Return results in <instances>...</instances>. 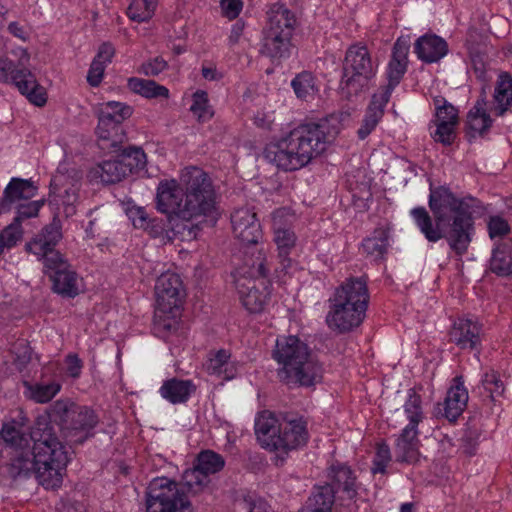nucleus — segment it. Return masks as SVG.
Returning a JSON list of instances; mask_svg holds the SVG:
<instances>
[{
	"instance_id": "obj_43",
	"label": "nucleus",
	"mask_w": 512,
	"mask_h": 512,
	"mask_svg": "<svg viewBox=\"0 0 512 512\" xmlns=\"http://www.w3.org/2000/svg\"><path fill=\"white\" fill-rule=\"evenodd\" d=\"M292 88L296 96L302 100L314 98L318 93L314 75L309 71H303L292 80Z\"/></svg>"
},
{
	"instance_id": "obj_51",
	"label": "nucleus",
	"mask_w": 512,
	"mask_h": 512,
	"mask_svg": "<svg viewBox=\"0 0 512 512\" xmlns=\"http://www.w3.org/2000/svg\"><path fill=\"white\" fill-rule=\"evenodd\" d=\"M482 384L492 401H496L505 391V385L496 371L485 373Z\"/></svg>"
},
{
	"instance_id": "obj_38",
	"label": "nucleus",
	"mask_w": 512,
	"mask_h": 512,
	"mask_svg": "<svg viewBox=\"0 0 512 512\" xmlns=\"http://www.w3.org/2000/svg\"><path fill=\"white\" fill-rule=\"evenodd\" d=\"M496 105L492 109L496 116H502L512 104V77L505 72L500 74L495 89Z\"/></svg>"
},
{
	"instance_id": "obj_40",
	"label": "nucleus",
	"mask_w": 512,
	"mask_h": 512,
	"mask_svg": "<svg viewBox=\"0 0 512 512\" xmlns=\"http://www.w3.org/2000/svg\"><path fill=\"white\" fill-rule=\"evenodd\" d=\"M388 238L389 233L387 229L383 227L376 228L372 236L364 239L362 243L364 253L375 258H382L387 251Z\"/></svg>"
},
{
	"instance_id": "obj_11",
	"label": "nucleus",
	"mask_w": 512,
	"mask_h": 512,
	"mask_svg": "<svg viewBox=\"0 0 512 512\" xmlns=\"http://www.w3.org/2000/svg\"><path fill=\"white\" fill-rule=\"evenodd\" d=\"M308 440L307 422L302 417H288L286 416L280 422V430L275 440L276 452L275 464L282 465L287 455L291 450L305 445Z\"/></svg>"
},
{
	"instance_id": "obj_48",
	"label": "nucleus",
	"mask_w": 512,
	"mask_h": 512,
	"mask_svg": "<svg viewBox=\"0 0 512 512\" xmlns=\"http://www.w3.org/2000/svg\"><path fill=\"white\" fill-rule=\"evenodd\" d=\"M193 103L190 107L191 112L197 116L199 122H206L210 120L214 111L209 105L208 94L206 91L197 90L193 96Z\"/></svg>"
},
{
	"instance_id": "obj_63",
	"label": "nucleus",
	"mask_w": 512,
	"mask_h": 512,
	"mask_svg": "<svg viewBox=\"0 0 512 512\" xmlns=\"http://www.w3.org/2000/svg\"><path fill=\"white\" fill-rule=\"evenodd\" d=\"M105 68L106 66L103 63L92 61L87 75V81L91 86L97 87L101 83Z\"/></svg>"
},
{
	"instance_id": "obj_18",
	"label": "nucleus",
	"mask_w": 512,
	"mask_h": 512,
	"mask_svg": "<svg viewBox=\"0 0 512 512\" xmlns=\"http://www.w3.org/2000/svg\"><path fill=\"white\" fill-rule=\"evenodd\" d=\"M233 233L246 245H257L262 238V230L256 213L247 207L236 209L231 214Z\"/></svg>"
},
{
	"instance_id": "obj_4",
	"label": "nucleus",
	"mask_w": 512,
	"mask_h": 512,
	"mask_svg": "<svg viewBox=\"0 0 512 512\" xmlns=\"http://www.w3.org/2000/svg\"><path fill=\"white\" fill-rule=\"evenodd\" d=\"M336 134L327 120L303 123L277 143L268 144L263 152L266 160L284 171H295L325 151Z\"/></svg>"
},
{
	"instance_id": "obj_13",
	"label": "nucleus",
	"mask_w": 512,
	"mask_h": 512,
	"mask_svg": "<svg viewBox=\"0 0 512 512\" xmlns=\"http://www.w3.org/2000/svg\"><path fill=\"white\" fill-rule=\"evenodd\" d=\"M269 272L270 266L266 252L262 248H257L256 245H247L242 263L232 272V278L233 280L241 278L247 282H251L252 279L259 281L269 279Z\"/></svg>"
},
{
	"instance_id": "obj_36",
	"label": "nucleus",
	"mask_w": 512,
	"mask_h": 512,
	"mask_svg": "<svg viewBox=\"0 0 512 512\" xmlns=\"http://www.w3.org/2000/svg\"><path fill=\"white\" fill-rule=\"evenodd\" d=\"M181 311L175 312L165 308H155L154 312V331L159 337L165 338L176 332L179 326Z\"/></svg>"
},
{
	"instance_id": "obj_46",
	"label": "nucleus",
	"mask_w": 512,
	"mask_h": 512,
	"mask_svg": "<svg viewBox=\"0 0 512 512\" xmlns=\"http://www.w3.org/2000/svg\"><path fill=\"white\" fill-rule=\"evenodd\" d=\"M24 386L29 392V398L37 403L49 402L61 389V385L54 381L47 384H31L25 381Z\"/></svg>"
},
{
	"instance_id": "obj_3",
	"label": "nucleus",
	"mask_w": 512,
	"mask_h": 512,
	"mask_svg": "<svg viewBox=\"0 0 512 512\" xmlns=\"http://www.w3.org/2000/svg\"><path fill=\"white\" fill-rule=\"evenodd\" d=\"M225 459L213 450L201 451L192 469L183 474V482L178 484L166 477L153 479L147 488V512H191L188 495L199 494L210 482L209 475L220 472Z\"/></svg>"
},
{
	"instance_id": "obj_52",
	"label": "nucleus",
	"mask_w": 512,
	"mask_h": 512,
	"mask_svg": "<svg viewBox=\"0 0 512 512\" xmlns=\"http://www.w3.org/2000/svg\"><path fill=\"white\" fill-rule=\"evenodd\" d=\"M435 105H436L435 123H448V122L449 123L450 122L458 123V121H459L458 111L453 105L447 103L444 99L443 100L436 99Z\"/></svg>"
},
{
	"instance_id": "obj_57",
	"label": "nucleus",
	"mask_w": 512,
	"mask_h": 512,
	"mask_svg": "<svg viewBox=\"0 0 512 512\" xmlns=\"http://www.w3.org/2000/svg\"><path fill=\"white\" fill-rule=\"evenodd\" d=\"M481 431L476 426H468L462 437V449L467 455H474Z\"/></svg>"
},
{
	"instance_id": "obj_53",
	"label": "nucleus",
	"mask_w": 512,
	"mask_h": 512,
	"mask_svg": "<svg viewBox=\"0 0 512 512\" xmlns=\"http://www.w3.org/2000/svg\"><path fill=\"white\" fill-rule=\"evenodd\" d=\"M274 240L279 249V256L286 258L288 251L295 245L296 237L290 229L278 228L275 230Z\"/></svg>"
},
{
	"instance_id": "obj_58",
	"label": "nucleus",
	"mask_w": 512,
	"mask_h": 512,
	"mask_svg": "<svg viewBox=\"0 0 512 512\" xmlns=\"http://www.w3.org/2000/svg\"><path fill=\"white\" fill-rule=\"evenodd\" d=\"M488 231L491 238L502 237L510 232V226L504 218L491 216L488 221Z\"/></svg>"
},
{
	"instance_id": "obj_54",
	"label": "nucleus",
	"mask_w": 512,
	"mask_h": 512,
	"mask_svg": "<svg viewBox=\"0 0 512 512\" xmlns=\"http://www.w3.org/2000/svg\"><path fill=\"white\" fill-rule=\"evenodd\" d=\"M22 236L21 226L17 222H12L0 233V255L4 248L13 247Z\"/></svg>"
},
{
	"instance_id": "obj_1",
	"label": "nucleus",
	"mask_w": 512,
	"mask_h": 512,
	"mask_svg": "<svg viewBox=\"0 0 512 512\" xmlns=\"http://www.w3.org/2000/svg\"><path fill=\"white\" fill-rule=\"evenodd\" d=\"M472 198H458L450 189L440 186L431 189L429 207L433 218L424 207L411 211L417 227L429 242L445 239L449 248L459 257L467 253L474 232Z\"/></svg>"
},
{
	"instance_id": "obj_62",
	"label": "nucleus",
	"mask_w": 512,
	"mask_h": 512,
	"mask_svg": "<svg viewBox=\"0 0 512 512\" xmlns=\"http://www.w3.org/2000/svg\"><path fill=\"white\" fill-rule=\"evenodd\" d=\"M129 217L135 228L147 229L150 226L151 218L143 207H133L129 210Z\"/></svg>"
},
{
	"instance_id": "obj_30",
	"label": "nucleus",
	"mask_w": 512,
	"mask_h": 512,
	"mask_svg": "<svg viewBox=\"0 0 512 512\" xmlns=\"http://www.w3.org/2000/svg\"><path fill=\"white\" fill-rule=\"evenodd\" d=\"M388 102L389 100H385L384 96L377 93L372 95L361 126L357 130L359 139L364 140L376 128L384 115V108Z\"/></svg>"
},
{
	"instance_id": "obj_10",
	"label": "nucleus",
	"mask_w": 512,
	"mask_h": 512,
	"mask_svg": "<svg viewBox=\"0 0 512 512\" xmlns=\"http://www.w3.org/2000/svg\"><path fill=\"white\" fill-rule=\"evenodd\" d=\"M9 80L34 105L42 107L47 102L46 90L38 84L35 75L28 69H15L12 61L0 56V81Z\"/></svg>"
},
{
	"instance_id": "obj_23",
	"label": "nucleus",
	"mask_w": 512,
	"mask_h": 512,
	"mask_svg": "<svg viewBox=\"0 0 512 512\" xmlns=\"http://www.w3.org/2000/svg\"><path fill=\"white\" fill-rule=\"evenodd\" d=\"M76 403L69 398L59 399L53 402L46 410L49 418V425L51 423L59 426L63 436L66 438L69 427L72 424L73 417H79L82 414V410L79 412L75 409ZM48 424V422H46Z\"/></svg>"
},
{
	"instance_id": "obj_15",
	"label": "nucleus",
	"mask_w": 512,
	"mask_h": 512,
	"mask_svg": "<svg viewBox=\"0 0 512 512\" xmlns=\"http://www.w3.org/2000/svg\"><path fill=\"white\" fill-rule=\"evenodd\" d=\"M235 288L243 306L251 313L261 312L269 300L271 293V282L269 279H263L251 282L247 280H233Z\"/></svg>"
},
{
	"instance_id": "obj_14",
	"label": "nucleus",
	"mask_w": 512,
	"mask_h": 512,
	"mask_svg": "<svg viewBox=\"0 0 512 512\" xmlns=\"http://www.w3.org/2000/svg\"><path fill=\"white\" fill-rule=\"evenodd\" d=\"M366 310L356 306H348L329 299V311L326 324L338 334H344L359 327L365 318Z\"/></svg>"
},
{
	"instance_id": "obj_22",
	"label": "nucleus",
	"mask_w": 512,
	"mask_h": 512,
	"mask_svg": "<svg viewBox=\"0 0 512 512\" xmlns=\"http://www.w3.org/2000/svg\"><path fill=\"white\" fill-rule=\"evenodd\" d=\"M82 410V415L73 417V421L66 435V439L70 443L82 444L89 437L93 436L92 430L99 422L96 413L87 406H82L76 403L75 409L79 412Z\"/></svg>"
},
{
	"instance_id": "obj_44",
	"label": "nucleus",
	"mask_w": 512,
	"mask_h": 512,
	"mask_svg": "<svg viewBox=\"0 0 512 512\" xmlns=\"http://www.w3.org/2000/svg\"><path fill=\"white\" fill-rule=\"evenodd\" d=\"M408 64L401 63L399 60H390L387 68L388 84L381 87L377 94L384 96L385 100H390L393 89L400 83L407 71Z\"/></svg>"
},
{
	"instance_id": "obj_64",
	"label": "nucleus",
	"mask_w": 512,
	"mask_h": 512,
	"mask_svg": "<svg viewBox=\"0 0 512 512\" xmlns=\"http://www.w3.org/2000/svg\"><path fill=\"white\" fill-rule=\"evenodd\" d=\"M221 8L224 16L232 20L238 17L242 10V2L240 0H221Z\"/></svg>"
},
{
	"instance_id": "obj_60",
	"label": "nucleus",
	"mask_w": 512,
	"mask_h": 512,
	"mask_svg": "<svg viewBox=\"0 0 512 512\" xmlns=\"http://www.w3.org/2000/svg\"><path fill=\"white\" fill-rule=\"evenodd\" d=\"M40 207L41 203L37 201L20 204L17 208V216L14 218L13 222H17L18 225L21 226L23 220L37 216Z\"/></svg>"
},
{
	"instance_id": "obj_39",
	"label": "nucleus",
	"mask_w": 512,
	"mask_h": 512,
	"mask_svg": "<svg viewBox=\"0 0 512 512\" xmlns=\"http://www.w3.org/2000/svg\"><path fill=\"white\" fill-rule=\"evenodd\" d=\"M128 87L134 93L148 99L169 98V89L154 80L133 77L128 80Z\"/></svg>"
},
{
	"instance_id": "obj_35",
	"label": "nucleus",
	"mask_w": 512,
	"mask_h": 512,
	"mask_svg": "<svg viewBox=\"0 0 512 512\" xmlns=\"http://www.w3.org/2000/svg\"><path fill=\"white\" fill-rule=\"evenodd\" d=\"M492 122L493 120L490 115L486 110H483L482 104H475L467 115V135L469 136V141H471V138H474L476 134L480 136L486 135L492 126Z\"/></svg>"
},
{
	"instance_id": "obj_9",
	"label": "nucleus",
	"mask_w": 512,
	"mask_h": 512,
	"mask_svg": "<svg viewBox=\"0 0 512 512\" xmlns=\"http://www.w3.org/2000/svg\"><path fill=\"white\" fill-rule=\"evenodd\" d=\"M405 412L410 423L403 429L395 446L396 460L399 462L414 463L419 459V445L417 426L423 419L421 397L415 391L409 394L405 403Z\"/></svg>"
},
{
	"instance_id": "obj_55",
	"label": "nucleus",
	"mask_w": 512,
	"mask_h": 512,
	"mask_svg": "<svg viewBox=\"0 0 512 512\" xmlns=\"http://www.w3.org/2000/svg\"><path fill=\"white\" fill-rule=\"evenodd\" d=\"M436 131L433 134V138L436 142L442 143L443 145H451L456 138V126L458 123H435Z\"/></svg>"
},
{
	"instance_id": "obj_26",
	"label": "nucleus",
	"mask_w": 512,
	"mask_h": 512,
	"mask_svg": "<svg viewBox=\"0 0 512 512\" xmlns=\"http://www.w3.org/2000/svg\"><path fill=\"white\" fill-rule=\"evenodd\" d=\"M36 194V187L32 182L20 178H13L4 190L0 202V214L10 211L11 205L20 200H28Z\"/></svg>"
},
{
	"instance_id": "obj_20",
	"label": "nucleus",
	"mask_w": 512,
	"mask_h": 512,
	"mask_svg": "<svg viewBox=\"0 0 512 512\" xmlns=\"http://www.w3.org/2000/svg\"><path fill=\"white\" fill-rule=\"evenodd\" d=\"M369 292L365 277H350L346 279L336 290L331 300L348 306H356L367 310Z\"/></svg>"
},
{
	"instance_id": "obj_45",
	"label": "nucleus",
	"mask_w": 512,
	"mask_h": 512,
	"mask_svg": "<svg viewBox=\"0 0 512 512\" xmlns=\"http://www.w3.org/2000/svg\"><path fill=\"white\" fill-rule=\"evenodd\" d=\"M106 125H102V119L98 118V125L96 133L100 141L110 142L105 148L116 147L118 144L123 142L124 131L121 123L115 121H108Z\"/></svg>"
},
{
	"instance_id": "obj_47",
	"label": "nucleus",
	"mask_w": 512,
	"mask_h": 512,
	"mask_svg": "<svg viewBox=\"0 0 512 512\" xmlns=\"http://www.w3.org/2000/svg\"><path fill=\"white\" fill-rule=\"evenodd\" d=\"M156 5V0H132L128 7L127 14L133 21L139 23L148 21L154 15Z\"/></svg>"
},
{
	"instance_id": "obj_5",
	"label": "nucleus",
	"mask_w": 512,
	"mask_h": 512,
	"mask_svg": "<svg viewBox=\"0 0 512 512\" xmlns=\"http://www.w3.org/2000/svg\"><path fill=\"white\" fill-rule=\"evenodd\" d=\"M61 222L54 217L52 222L42 228L25 248L27 252L38 256L43 262L44 273L52 282V290L64 297H75L79 293L78 275L64 256L55 249L62 239Z\"/></svg>"
},
{
	"instance_id": "obj_41",
	"label": "nucleus",
	"mask_w": 512,
	"mask_h": 512,
	"mask_svg": "<svg viewBox=\"0 0 512 512\" xmlns=\"http://www.w3.org/2000/svg\"><path fill=\"white\" fill-rule=\"evenodd\" d=\"M132 115V108L124 103L110 101L103 103L99 109V117L102 119V125L109 123L108 121H115L116 123H123Z\"/></svg>"
},
{
	"instance_id": "obj_28",
	"label": "nucleus",
	"mask_w": 512,
	"mask_h": 512,
	"mask_svg": "<svg viewBox=\"0 0 512 512\" xmlns=\"http://www.w3.org/2000/svg\"><path fill=\"white\" fill-rule=\"evenodd\" d=\"M127 177L126 166H122L118 158L106 160L92 167L88 172L91 182L115 184Z\"/></svg>"
},
{
	"instance_id": "obj_16",
	"label": "nucleus",
	"mask_w": 512,
	"mask_h": 512,
	"mask_svg": "<svg viewBox=\"0 0 512 512\" xmlns=\"http://www.w3.org/2000/svg\"><path fill=\"white\" fill-rule=\"evenodd\" d=\"M184 201L185 191L180 181L175 179L160 181L156 193V208L159 212L182 220Z\"/></svg>"
},
{
	"instance_id": "obj_49",
	"label": "nucleus",
	"mask_w": 512,
	"mask_h": 512,
	"mask_svg": "<svg viewBox=\"0 0 512 512\" xmlns=\"http://www.w3.org/2000/svg\"><path fill=\"white\" fill-rule=\"evenodd\" d=\"M229 358L230 354L224 349L215 353H210L204 364V368L210 375L220 376L222 374H226ZM224 378L229 377L225 375Z\"/></svg>"
},
{
	"instance_id": "obj_6",
	"label": "nucleus",
	"mask_w": 512,
	"mask_h": 512,
	"mask_svg": "<svg viewBox=\"0 0 512 512\" xmlns=\"http://www.w3.org/2000/svg\"><path fill=\"white\" fill-rule=\"evenodd\" d=\"M273 357L282 365L278 376L287 385L311 387L322 379V365L297 336L277 339Z\"/></svg>"
},
{
	"instance_id": "obj_37",
	"label": "nucleus",
	"mask_w": 512,
	"mask_h": 512,
	"mask_svg": "<svg viewBox=\"0 0 512 512\" xmlns=\"http://www.w3.org/2000/svg\"><path fill=\"white\" fill-rule=\"evenodd\" d=\"M335 491L330 485L316 488L306 502L305 512H332Z\"/></svg>"
},
{
	"instance_id": "obj_19",
	"label": "nucleus",
	"mask_w": 512,
	"mask_h": 512,
	"mask_svg": "<svg viewBox=\"0 0 512 512\" xmlns=\"http://www.w3.org/2000/svg\"><path fill=\"white\" fill-rule=\"evenodd\" d=\"M482 324L469 318H458L449 331V342L460 350H477L482 341Z\"/></svg>"
},
{
	"instance_id": "obj_56",
	"label": "nucleus",
	"mask_w": 512,
	"mask_h": 512,
	"mask_svg": "<svg viewBox=\"0 0 512 512\" xmlns=\"http://www.w3.org/2000/svg\"><path fill=\"white\" fill-rule=\"evenodd\" d=\"M391 460L390 449L388 445L381 443L377 445L376 454L373 459L372 472L385 473L386 467Z\"/></svg>"
},
{
	"instance_id": "obj_17",
	"label": "nucleus",
	"mask_w": 512,
	"mask_h": 512,
	"mask_svg": "<svg viewBox=\"0 0 512 512\" xmlns=\"http://www.w3.org/2000/svg\"><path fill=\"white\" fill-rule=\"evenodd\" d=\"M81 178V173L73 169L68 174L59 173L55 175L51 181V191L65 206L67 215L75 213L74 205L79 198Z\"/></svg>"
},
{
	"instance_id": "obj_25",
	"label": "nucleus",
	"mask_w": 512,
	"mask_h": 512,
	"mask_svg": "<svg viewBox=\"0 0 512 512\" xmlns=\"http://www.w3.org/2000/svg\"><path fill=\"white\" fill-rule=\"evenodd\" d=\"M414 50L422 61L434 63L447 54L448 44L443 38L435 34H426L416 41Z\"/></svg>"
},
{
	"instance_id": "obj_61",
	"label": "nucleus",
	"mask_w": 512,
	"mask_h": 512,
	"mask_svg": "<svg viewBox=\"0 0 512 512\" xmlns=\"http://www.w3.org/2000/svg\"><path fill=\"white\" fill-rule=\"evenodd\" d=\"M167 62L160 56H157L141 65L140 72L146 76H157L167 69Z\"/></svg>"
},
{
	"instance_id": "obj_24",
	"label": "nucleus",
	"mask_w": 512,
	"mask_h": 512,
	"mask_svg": "<svg viewBox=\"0 0 512 512\" xmlns=\"http://www.w3.org/2000/svg\"><path fill=\"white\" fill-rule=\"evenodd\" d=\"M453 382L454 384L447 391L443 403L444 416L450 422H454L458 419L463 413L468 401V392L463 385L462 377H455Z\"/></svg>"
},
{
	"instance_id": "obj_42",
	"label": "nucleus",
	"mask_w": 512,
	"mask_h": 512,
	"mask_svg": "<svg viewBox=\"0 0 512 512\" xmlns=\"http://www.w3.org/2000/svg\"><path fill=\"white\" fill-rule=\"evenodd\" d=\"M122 166H126V175L138 172L146 166V155L139 147H127L117 155Z\"/></svg>"
},
{
	"instance_id": "obj_2",
	"label": "nucleus",
	"mask_w": 512,
	"mask_h": 512,
	"mask_svg": "<svg viewBox=\"0 0 512 512\" xmlns=\"http://www.w3.org/2000/svg\"><path fill=\"white\" fill-rule=\"evenodd\" d=\"M31 439L32 448L28 445L13 450L6 465L8 475L16 479L34 474L45 489H58L69 462L65 446L46 421L36 422L31 431Z\"/></svg>"
},
{
	"instance_id": "obj_7",
	"label": "nucleus",
	"mask_w": 512,
	"mask_h": 512,
	"mask_svg": "<svg viewBox=\"0 0 512 512\" xmlns=\"http://www.w3.org/2000/svg\"><path fill=\"white\" fill-rule=\"evenodd\" d=\"M378 68V59L372 56L371 51L363 43L350 45L342 63V92L350 97L358 95L368 87L375 77Z\"/></svg>"
},
{
	"instance_id": "obj_27",
	"label": "nucleus",
	"mask_w": 512,
	"mask_h": 512,
	"mask_svg": "<svg viewBox=\"0 0 512 512\" xmlns=\"http://www.w3.org/2000/svg\"><path fill=\"white\" fill-rule=\"evenodd\" d=\"M287 33L288 30H285L282 35L281 31L277 32V34H275V31H265L263 45L260 52L269 57L272 61L289 57L292 47V36H288Z\"/></svg>"
},
{
	"instance_id": "obj_33",
	"label": "nucleus",
	"mask_w": 512,
	"mask_h": 512,
	"mask_svg": "<svg viewBox=\"0 0 512 512\" xmlns=\"http://www.w3.org/2000/svg\"><path fill=\"white\" fill-rule=\"evenodd\" d=\"M490 270L499 276L512 274V239L502 241L493 250Z\"/></svg>"
},
{
	"instance_id": "obj_21",
	"label": "nucleus",
	"mask_w": 512,
	"mask_h": 512,
	"mask_svg": "<svg viewBox=\"0 0 512 512\" xmlns=\"http://www.w3.org/2000/svg\"><path fill=\"white\" fill-rule=\"evenodd\" d=\"M180 183L184 188L185 196L200 195L203 198L208 194H216L212 179L201 168L189 166L182 170Z\"/></svg>"
},
{
	"instance_id": "obj_34",
	"label": "nucleus",
	"mask_w": 512,
	"mask_h": 512,
	"mask_svg": "<svg viewBox=\"0 0 512 512\" xmlns=\"http://www.w3.org/2000/svg\"><path fill=\"white\" fill-rule=\"evenodd\" d=\"M194 389L195 387L190 380L172 378L163 383L160 393L169 402L177 404L186 402Z\"/></svg>"
},
{
	"instance_id": "obj_29",
	"label": "nucleus",
	"mask_w": 512,
	"mask_h": 512,
	"mask_svg": "<svg viewBox=\"0 0 512 512\" xmlns=\"http://www.w3.org/2000/svg\"><path fill=\"white\" fill-rule=\"evenodd\" d=\"M278 430H280V422L271 412L259 413L255 422V433L263 448L273 451Z\"/></svg>"
},
{
	"instance_id": "obj_12",
	"label": "nucleus",
	"mask_w": 512,
	"mask_h": 512,
	"mask_svg": "<svg viewBox=\"0 0 512 512\" xmlns=\"http://www.w3.org/2000/svg\"><path fill=\"white\" fill-rule=\"evenodd\" d=\"M155 296L156 308L182 311L185 289L180 276L170 272L161 274L156 281Z\"/></svg>"
},
{
	"instance_id": "obj_32",
	"label": "nucleus",
	"mask_w": 512,
	"mask_h": 512,
	"mask_svg": "<svg viewBox=\"0 0 512 512\" xmlns=\"http://www.w3.org/2000/svg\"><path fill=\"white\" fill-rule=\"evenodd\" d=\"M332 483L335 493L343 491L349 499L356 496V477L350 467L342 464L332 465L331 468Z\"/></svg>"
},
{
	"instance_id": "obj_31",
	"label": "nucleus",
	"mask_w": 512,
	"mask_h": 512,
	"mask_svg": "<svg viewBox=\"0 0 512 512\" xmlns=\"http://www.w3.org/2000/svg\"><path fill=\"white\" fill-rule=\"evenodd\" d=\"M296 25L295 15L283 4H274L268 11V26L265 31H281V35L288 30V36H292Z\"/></svg>"
},
{
	"instance_id": "obj_50",
	"label": "nucleus",
	"mask_w": 512,
	"mask_h": 512,
	"mask_svg": "<svg viewBox=\"0 0 512 512\" xmlns=\"http://www.w3.org/2000/svg\"><path fill=\"white\" fill-rule=\"evenodd\" d=\"M2 439L11 446V448L16 449L24 446L30 445L31 435L28 437L24 433H22L14 424L7 423L4 424L1 430Z\"/></svg>"
},
{
	"instance_id": "obj_59",
	"label": "nucleus",
	"mask_w": 512,
	"mask_h": 512,
	"mask_svg": "<svg viewBox=\"0 0 512 512\" xmlns=\"http://www.w3.org/2000/svg\"><path fill=\"white\" fill-rule=\"evenodd\" d=\"M410 49V41L408 38L399 37L394 43L390 60L408 64V53Z\"/></svg>"
},
{
	"instance_id": "obj_8",
	"label": "nucleus",
	"mask_w": 512,
	"mask_h": 512,
	"mask_svg": "<svg viewBox=\"0 0 512 512\" xmlns=\"http://www.w3.org/2000/svg\"><path fill=\"white\" fill-rule=\"evenodd\" d=\"M183 207L182 223L176 225V232L183 239H195L203 223L214 225L219 216L217 193L208 194L205 198L200 195L185 196Z\"/></svg>"
}]
</instances>
